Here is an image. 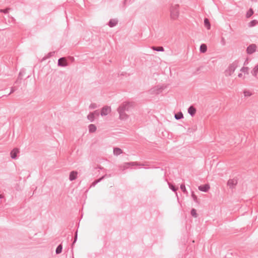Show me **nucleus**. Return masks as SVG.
Wrapping results in <instances>:
<instances>
[{"instance_id": "32", "label": "nucleus", "mask_w": 258, "mask_h": 258, "mask_svg": "<svg viewBox=\"0 0 258 258\" xmlns=\"http://www.w3.org/2000/svg\"><path fill=\"white\" fill-rule=\"evenodd\" d=\"M248 67H242L241 70H240V71L244 73L245 74H248Z\"/></svg>"}, {"instance_id": "38", "label": "nucleus", "mask_w": 258, "mask_h": 258, "mask_svg": "<svg viewBox=\"0 0 258 258\" xmlns=\"http://www.w3.org/2000/svg\"><path fill=\"white\" fill-rule=\"evenodd\" d=\"M54 51L49 52L47 54L46 57L44 59L50 58V57L54 55Z\"/></svg>"}, {"instance_id": "25", "label": "nucleus", "mask_w": 258, "mask_h": 258, "mask_svg": "<svg viewBox=\"0 0 258 258\" xmlns=\"http://www.w3.org/2000/svg\"><path fill=\"white\" fill-rule=\"evenodd\" d=\"M152 49L155 51H164V49L162 46H159V47H156V46H153L152 47Z\"/></svg>"}, {"instance_id": "11", "label": "nucleus", "mask_w": 258, "mask_h": 258, "mask_svg": "<svg viewBox=\"0 0 258 258\" xmlns=\"http://www.w3.org/2000/svg\"><path fill=\"white\" fill-rule=\"evenodd\" d=\"M210 186L209 184L201 185L198 187V188L200 191L204 192H207L210 189Z\"/></svg>"}, {"instance_id": "9", "label": "nucleus", "mask_w": 258, "mask_h": 258, "mask_svg": "<svg viewBox=\"0 0 258 258\" xmlns=\"http://www.w3.org/2000/svg\"><path fill=\"white\" fill-rule=\"evenodd\" d=\"M117 111L119 114V119L121 120H125L128 118V116L125 113V111H123V110H121L118 109Z\"/></svg>"}, {"instance_id": "41", "label": "nucleus", "mask_w": 258, "mask_h": 258, "mask_svg": "<svg viewBox=\"0 0 258 258\" xmlns=\"http://www.w3.org/2000/svg\"><path fill=\"white\" fill-rule=\"evenodd\" d=\"M238 77L240 78L242 76V74L241 73H239L238 75Z\"/></svg>"}, {"instance_id": "14", "label": "nucleus", "mask_w": 258, "mask_h": 258, "mask_svg": "<svg viewBox=\"0 0 258 258\" xmlns=\"http://www.w3.org/2000/svg\"><path fill=\"white\" fill-rule=\"evenodd\" d=\"M96 114L97 115H98L99 114V113H98V110H96L93 113V112H91L90 113L88 116H87V118L88 119L91 121V122H92L93 121L94 119V114Z\"/></svg>"}, {"instance_id": "35", "label": "nucleus", "mask_w": 258, "mask_h": 258, "mask_svg": "<svg viewBox=\"0 0 258 258\" xmlns=\"http://www.w3.org/2000/svg\"><path fill=\"white\" fill-rule=\"evenodd\" d=\"M131 4V0H124L123 2V6L125 7L126 5H128Z\"/></svg>"}, {"instance_id": "36", "label": "nucleus", "mask_w": 258, "mask_h": 258, "mask_svg": "<svg viewBox=\"0 0 258 258\" xmlns=\"http://www.w3.org/2000/svg\"><path fill=\"white\" fill-rule=\"evenodd\" d=\"M97 107V104L95 103H91L89 105V108L91 109H95Z\"/></svg>"}, {"instance_id": "21", "label": "nucleus", "mask_w": 258, "mask_h": 258, "mask_svg": "<svg viewBox=\"0 0 258 258\" xmlns=\"http://www.w3.org/2000/svg\"><path fill=\"white\" fill-rule=\"evenodd\" d=\"M204 22L205 26L207 28V29L209 30L211 28V25L209 19L206 18L204 19Z\"/></svg>"}, {"instance_id": "6", "label": "nucleus", "mask_w": 258, "mask_h": 258, "mask_svg": "<svg viewBox=\"0 0 258 258\" xmlns=\"http://www.w3.org/2000/svg\"><path fill=\"white\" fill-rule=\"evenodd\" d=\"M57 65L60 67H65L68 66L67 59L65 57H62L58 59Z\"/></svg>"}, {"instance_id": "42", "label": "nucleus", "mask_w": 258, "mask_h": 258, "mask_svg": "<svg viewBox=\"0 0 258 258\" xmlns=\"http://www.w3.org/2000/svg\"><path fill=\"white\" fill-rule=\"evenodd\" d=\"M4 198V196L2 195H0V199H3Z\"/></svg>"}, {"instance_id": "1", "label": "nucleus", "mask_w": 258, "mask_h": 258, "mask_svg": "<svg viewBox=\"0 0 258 258\" xmlns=\"http://www.w3.org/2000/svg\"><path fill=\"white\" fill-rule=\"evenodd\" d=\"M238 61L237 60L234 61L230 64L228 68L225 71V75L226 76H230L235 71L237 68Z\"/></svg>"}, {"instance_id": "4", "label": "nucleus", "mask_w": 258, "mask_h": 258, "mask_svg": "<svg viewBox=\"0 0 258 258\" xmlns=\"http://www.w3.org/2000/svg\"><path fill=\"white\" fill-rule=\"evenodd\" d=\"M138 165H139V164L136 162H125L123 164L119 165L118 167L120 169L124 170L127 169L130 166H135Z\"/></svg>"}, {"instance_id": "18", "label": "nucleus", "mask_w": 258, "mask_h": 258, "mask_svg": "<svg viewBox=\"0 0 258 258\" xmlns=\"http://www.w3.org/2000/svg\"><path fill=\"white\" fill-rule=\"evenodd\" d=\"M168 184L169 186V187L170 189H171L173 191L175 192L176 194V195L177 197L178 198L177 193L176 192L177 190L178 189V187H175L173 184L171 183L170 182H168Z\"/></svg>"}, {"instance_id": "10", "label": "nucleus", "mask_w": 258, "mask_h": 258, "mask_svg": "<svg viewBox=\"0 0 258 258\" xmlns=\"http://www.w3.org/2000/svg\"><path fill=\"white\" fill-rule=\"evenodd\" d=\"M110 175H107L105 174L103 176H102L101 177L99 178V179L95 180L91 184L90 187H94L98 183L100 182L101 180H102L103 179H104L106 177H110Z\"/></svg>"}, {"instance_id": "8", "label": "nucleus", "mask_w": 258, "mask_h": 258, "mask_svg": "<svg viewBox=\"0 0 258 258\" xmlns=\"http://www.w3.org/2000/svg\"><path fill=\"white\" fill-rule=\"evenodd\" d=\"M237 184V180L236 179H230L227 182V185L230 188H233Z\"/></svg>"}, {"instance_id": "30", "label": "nucleus", "mask_w": 258, "mask_h": 258, "mask_svg": "<svg viewBox=\"0 0 258 258\" xmlns=\"http://www.w3.org/2000/svg\"><path fill=\"white\" fill-rule=\"evenodd\" d=\"M190 214L191 216L195 218H197L198 216V214L197 213V211L195 209H192L190 211Z\"/></svg>"}, {"instance_id": "28", "label": "nucleus", "mask_w": 258, "mask_h": 258, "mask_svg": "<svg viewBox=\"0 0 258 258\" xmlns=\"http://www.w3.org/2000/svg\"><path fill=\"white\" fill-rule=\"evenodd\" d=\"M258 23V21L256 20H252L251 21L249 24H248V26L249 27H253L255 25H256Z\"/></svg>"}, {"instance_id": "37", "label": "nucleus", "mask_w": 258, "mask_h": 258, "mask_svg": "<svg viewBox=\"0 0 258 258\" xmlns=\"http://www.w3.org/2000/svg\"><path fill=\"white\" fill-rule=\"evenodd\" d=\"M10 10V8H7L6 9H0L1 13H4L5 14H8L9 13V11Z\"/></svg>"}, {"instance_id": "23", "label": "nucleus", "mask_w": 258, "mask_h": 258, "mask_svg": "<svg viewBox=\"0 0 258 258\" xmlns=\"http://www.w3.org/2000/svg\"><path fill=\"white\" fill-rule=\"evenodd\" d=\"M174 117L176 120H179L183 118V115L181 112H179L175 114Z\"/></svg>"}, {"instance_id": "40", "label": "nucleus", "mask_w": 258, "mask_h": 258, "mask_svg": "<svg viewBox=\"0 0 258 258\" xmlns=\"http://www.w3.org/2000/svg\"><path fill=\"white\" fill-rule=\"evenodd\" d=\"M221 44L222 46H225L226 45V40L224 37H222L221 39Z\"/></svg>"}, {"instance_id": "24", "label": "nucleus", "mask_w": 258, "mask_h": 258, "mask_svg": "<svg viewBox=\"0 0 258 258\" xmlns=\"http://www.w3.org/2000/svg\"><path fill=\"white\" fill-rule=\"evenodd\" d=\"M62 249V245L61 244H59L56 249H55V253L56 254H59L61 252Z\"/></svg>"}, {"instance_id": "26", "label": "nucleus", "mask_w": 258, "mask_h": 258, "mask_svg": "<svg viewBox=\"0 0 258 258\" xmlns=\"http://www.w3.org/2000/svg\"><path fill=\"white\" fill-rule=\"evenodd\" d=\"M77 238H78V230H77V231L75 233V237H74V240L72 244V252H73V246L75 244V243L76 242V241L77 240Z\"/></svg>"}, {"instance_id": "20", "label": "nucleus", "mask_w": 258, "mask_h": 258, "mask_svg": "<svg viewBox=\"0 0 258 258\" xmlns=\"http://www.w3.org/2000/svg\"><path fill=\"white\" fill-rule=\"evenodd\" d=\"M88 129L90 133H94L96 131V126L93 124H90L88 126Z\"/></svg>"}, {"instance_id": "7", "label": "nucleus", "mask_w": 258, "mask_h": 258, "mask_svg": "<svg viewBox=\"0 0 258 258\" xmlns=\"http://www.w3.org/2000/svg\"><path fill=\"white\" fill-rule=\"evenodd\" d=\"M111 111L110 107L105 106H104L101 110V116H105L107 115Z\"/></svg>"}, {"instance_id": "27", "label": "nucleus", "mask_w": 258, "mask_h": 258, "mask_svg": "<svg viewBox=\"0 0 258 258\" xmlns=\"http://www.w3.org/2000/svg\"><path fill=\"white\" fill-rule=\"evenodd\" d=\"M253 14V10L250 8L249 9V10L247 12L246 14V18H249Z\"/></svg>"}, {"instance_id": "12", "label": "nucleus", "mask_w": 258, "mask_h": 258, "mask_svg": "<svg viewBox=\"0 0 258 258\" xmlns=\"http://www.w3.org/2000/svg\"><path fill=\"white\" fill-rule=\"evenodd\" d=\"M19 153V150L18 148H14L11 151L10 154L11 157L13 159H16L17 158V154Z\"/></svg>"}, {"instance_id": "33", "label": "nucleus", "mask_w": 258, "mask_h": 258, "mask_svg": "<svg viewBox=\"0 0 258 258\" xmlns=\"http://www.w3.org/2000/svg\"><path fill=\"white\" fill-rule=\"evenodd\" d=\"M25 72L24 71H21L19 74V76L18 77V79L16 81V83H17L19 80H22V77L24 76Z\"/></svg>"}, {"instance_id": "29", "label": "nucleus", "mask_w": 258, "mask_h": 258, "mask_svg": "<svg viewBox=\"0 0 258 258\" xmlns=\"http://www.w3.org/2000/svg\"><path fill=\"white\" fill-rule=\"evenodd\" d=\"M180 189L184 194H185L186 195L188 194V192L186 189L185 186L184 184H181L180 185Z\"/></svg>"}, {"instance_id": "16", "label": "nucleus", "mask_w": 258, "mask_h": 258, "mask_svg": "<svg viewBox=\"0 0 258 258\" xmlns=\"http://www.w3.org/2000/svg\"><path fill=\"white\" fill-rule=\"evenodd\" d=\"M188 113L191 116H194L196 112V109L192 106H190L188 108Z\"/></svg>"}, {"instance_id": "2", "label": "nucleus", "mask_w": 258, "mask_h": 258, "mask_svg": "<svg viewBox=\"0 0 258 258\" xmlns=\"http://www.w3.org/2000/svg\"><path fill=\"white\" fill-rule=\"evenodd\" d=\"M179 16V5H176L170 8V17L173 20L177 19Z\"/></svg>"}, {"instance_id": "31", "label": "nucleus", "mask_w": 258, "mask_h": 258, "mask_svg": "<svg viewBox=\"0 0 258 258\" xmlns=\"http://www.w3.org/2000/svg\"><path fill=\"white\" fill-rule=\"evenodd\" d=\"M191 197H192L194 201L196 203H199L198 197H197V196L196 195H195V194H194V192L193 191H191Z\"/></svg>"}, {"instance_id": "15", "label": "nucleus", "mask_w": 258, "mask_h": 258, "mask_svg": "<svg viewBox=\"0 0 258 258\" xmlns=\"http://www.w3.org/2000/svg\"><path fill=\"white\" fill-rule=\"evenodd\" d=\"M118 23V20L117 19H110L109 21L108 22V26L112 28L114 26H115Z\"/></svg>"}, {"instance_id": "17", "label": "nucleus", "mask_w": 258, "mask_h": 258, "mask_svg": "<svg viewBox=\"0 0 258 258\" xmlns=\"http://www.w3.org/2000/svg\"><path fill=\"white\" fill-rule=\"evenodd\" d=\"M122 153V150L118 147H115L113 148V154L114 155L118 156Z\"/></svg>"}, {"instance_id": "39", "label": "nucleus", "mask_w": 258, "mask_h": 258, "mask_svg": "<svg viewBox=\"0 0 258 258\" xmlns=\"http://www.w3.org/2000/svg\"><path fill=\"white\" fill-rule=\"evenodd\" d=\"M17 90V88L16 87H12L11 88L10 93L7 96H8V95H10L11 94L14 93Z\"/></svg>"}, {"instance_id": "34", "label": "nucleus", "mask_w": 258, "mask_h": 258, "mask_svg": "<svg viewBox=\"0 0 258 258\" xmlns=\"http://www.w3.org/2000/svg\"><path fill=\"white\" fill-rule=\"evenodd\" d=\"M243 94L245 97H249L252 95L251 93L248 90H244Z\"/></svg>"}, {"instance_id": "19", "label": "nucleus", "mask_w": 258, "mask_h": 258, "mask_svg": "<svg viewBox=\"0 0 258 258\" xmlns=\"http://www.w3.org/2000/svg\"><path fill=\"white\" fill-rule=\"evenodd\" d=\"M207 50V46L206 44L203 43L201 45L200 47V51L201 53H205Z\"/></svg>"}, {"instance_id": "3", "label": "nucleus", "mask_w": 258, "mask_h": 258, "mask_svg": "<svg viewBox=\"0 0 258 258\" xmlns=\"http://www.w3.org/2000/svg\"><path fill=\"white\" fill-rule=\"evenodd\" d=\"M132 106H133L132 103L129 102H124L122 103L117 109L121 110H123V111H128L130 107Z\"/></svg>"}, {"instance_id": "5", "label": "nucleus", "mask_w": 258, "mask_h": 258, "mask_svg": "<svg viewBox=\"0 0 258 258\" xmlns=\"http://www.w3.org/2000/svg\"><path fill=\"white\" fill-rule=\"evenodd\" d=\"M256 45L255 44H250L248 46H247L246 48V52L248 54H251L254 53L256 49Z\"/></svg>"}, {"instance_id": "22", "label": "nucleus", "mask_w": 258, "mask_h": 258, "mask_svg": "<svg viewBox=\"0 0 258 258\" xmlns=\"http://www.w3.org/2000/svg\"><path fill=\"white\" fill-rule=\"evenodd\" d=\"M251 73L254 77L257 76V74H258V64L254 67L253 70L251 71Z\"/></svg>"}, {"instance_id": "13", "label": "nucleus", "mask_w": 258, "mask_h": 258, "mask_svg": "<svg viewBox=\"0 0 258 258\" xmlns=\"http://www.w3.org/2000/svg\"><path fill=\"white\" fill-rule=\"evenodd\" d=\"M78 172L76 171H72L70 172L69 175V179L71 181L75 180L77 177Z\"/></svg>"}]
</instances>
